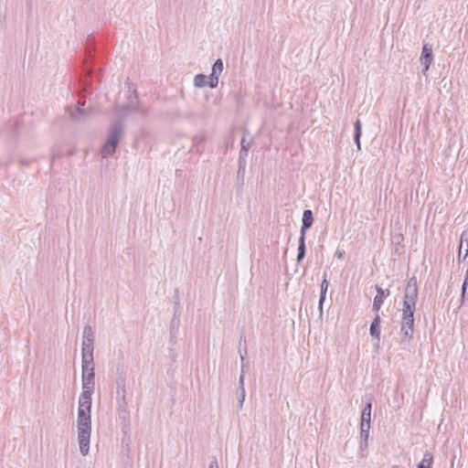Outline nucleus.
Masks as SVG:
<instances>
[{
  "mask_svg": "<svg viewBox=\"0 0 468 468\" xmlns=\"http://www.w3.org/2000/svg\"><path fill=\"white\" fill-rule=\"evenodd\" d=\"M418 298V284L415 278L408 281L403 301L402 319L412 318Z\"/></svg>",
  "mask_w": 468,
  "mask_h": 468,
  "instance_id": "obj_1",
  "label": "nucleus"
},
{
  "mask_svg": "<svg viewBox=\"0 0 468 468\" xmlns=\"http://www.w3.org/2000/svg\"><path fill=\"white\" fill-rule=\"evenodd\" d=\"M92 361V352L90 344L83 343L82 348V382L83 388L92 389L93 386V367L91 364Z\"/></svg>",
  "mask_w": 468,
  "mask_h": 468,
  "instance_id": "obj_2",
  "label": "nucleus"
},
{
  "mask_svg": "<svg viewBox=\"0 0 468 468\" xmlns=\"http://www.w3.org/2000/svg\"><path fill=\"white\" fill-rule=\"evenodd\" d=\"M78 430L90 431V410H79Z\"/></svg>",
  "mask_w": 468,
  "mask_h": 468,
  "instance_id": "obj_3",
  "label": "nucleus"
},
{
  "mask_svg": "<svg viewBox=\"0 0 468 468\" xmlns=\"http://www.w3.org/2000/svg\"><path fill=\"white\" fill-rule=\"evenodd\" d=\"M371 408L372 405L370 402H368L364 408L361 414V432L365 433L366 437H367V433L370 429Z\"/></svg>",
  "mask_w": 468,
  "mask_h": 468,
  "instance_id": "obj_4",
  "label": "nucleus"
},
{
  "mask_svg": "<svg viewBox=\"0 0 468 468\" xmlns=\"http://www.w3.org/2000/svg\"><path fill=\"white\" fill-rule=\"evenodd\" d=\"M377 295L373 301V308L378 313L383 304L384 300L389 295V290H383L382 288L377 286Z\"/></svg>",
  "mask_w": 468,
  "mask_h": 468,
  "instance_id": "obj_5",
  "label": "nucleus"
},
{
  "mask_svg": "<svg viewBox=\"0 0 468 468\" xmlns=\"http://www.w3.org/2000/svg\"><path fill=\"white\" fill-rule=\"evenodd\" d=\"M90 431H79V443L80 452L83 455H86L89 452V443H90Z\"/></svg>",
  "mask_w": 468,
  "mask_h": 468,
  "instance_id": "obj_6",
  "label": "nucleus"
},
{
  "mask_svg": "<svg viewBox=\"0 0 468 468\" xmlns=\"http://www.w3.org/2000/svg\"><path fill=\"white\" fill-rule=\"evenodd\" d=\"M91 407V389L83 388L79 404V410H90Z\"/></svg>",
  "mask_w": 468,
  "mask_h": 468,
  "instance_id": "obj_7",
  "label": "nucleus"
},
{
  "mask_svg": "<svg viewBox=\"0 0 468 468\" xmlns=\"http://www.w3.org/2000/svg\"><path fill=\"white\" fill-rule=\"evenodd\" d=\"M420 60L424 65V69L428 70L432 61V48L431 46L427 44L423 46Z\"/></svg>",
  "mask_w": 468,
  "mask_h": 468,
  "instance_id": "obj_8",
  "label": "nucleus"
},
{
  "mask_svg": "<svg viewBox=\"0 0 468 468\" xmlns=\"http://www.w3.org/2000/svg\"><path fill=\"white\" fill-rule=\"evenodd\" d=\"M314 218H313V213L311 210L307 209L303 211V227H302V234H305V230L309 229L313 224Z\"/></svg>",
  "mask_w": 468,
  "mask_h": 468,
  "instance_id": "obj_9",
  "label": "nucleus"
},
{
  "mask_svg": "<svg viewBox=\"0 0 468 468\" xmlns=\"http://www.w3.org/2000/svg\"><path fill=\"white\" fill-rule=\"evenodd\" d=\"M380 317L376 315L370 325V335L379 340L380 337Z\"/></svg>",
  "mask_w": 468,
  "mask_h": 468,
  "instance_id": "obj_10",
  "label": "nucleus"
},
{
  "mask_svg": "<svg viewBox=\"0 0 468 468\" xmlns=\"http://www.w3.org/2000/svg\"><path fill=\"white\" fill-rule=\"evenodd\" d=\"M117 141L115 137L111 138L103 146L101 150L102 155L105 157L115 151Z\"/></svg>",
  "mask_w": 468,
  "mask_h": 468,
  "instance_id": "obj_11",
  "label": "nucleus"
},
{
  "mask_svg": "<svg viewBox=\"0 0 468 468\" xmlns=\"http://www.w3.org/2000/svg\"><path fill=\"white\" fill-rule=\"evenodd\" d=\"M433 462V457L431 452H426L423 459L418 465V468H431Z\"/></svg>",
  "mask_w": 468,
  "mask_h": 468,
  "instance_id": "obj_12",
  "label": "nucleus"
},
{
  "mask_svg": "<svg viewBox=\"0 0 468 468\" xmlns=\"http://www.w3.org/2000/svg\"><path fill=\"white\" fill-rule=\"evenodd\" d=\"M413 334V327L401 324V335L403 341H409Z\"/></svg>",
  "mask_w": 468,
  "mask_h": 468,
  "instance_id": "obj_13",
  "label": "nucleus"
},
{
  "mask_svg": "<svg viewBox=\"0 0 468 468\" xmlns=\"http://www.w3.org/2000/svg\"><path fill=\"white\" fill-rule=\"evenodd\" d=\"M356 133H355V141L357 145V148L360 149V136H361V122L357 120L355 123Z\"/></svg>",
  "mask_w": 468,
  "mask_h": 468,
  "instance_id": "obj_14",
  "label": "nucleus"
},
{
  "mask_svg": "<svg viewBox=\"0 0 468 468\" xmlns=\"http://www.w3.org/2000/svg\"><path fill=\"white\" fill-rule=\"evenodd\" d=\"M207 77L203 75V74H199V75H197L195 77V85L197 87H204L207 85Z\"/></svg>",
  "mask_w": 468,
  "mask_h": 468,
  "instance_id": "obj_15",
  "label": "nucleus"
},
{
  "mask_svg": "<svg viewBox=\"0 0 468 468\" xmlns=\"http://www.w3.org/2000/svg\"><path fill=\"white\" fill-rule=\"evenodd\" d=\"M298 250L297 260L301 261L304 256V233L301 236Z\"/></svg>",
  "mask_w": 468,
  "mask_h": 468,
  "instance_id": "obj_16",
  "label": "nucleus"
},
{
  "mask_svg": "<svg viewBox=\"0 0 468 468\" xmlns=\"http://www.w3.org/2000/svg\"><path fill=\"white\" fill-rule=\"evenodd\" d=\"M223 70V63L221 59H218L212 68V73L217 74L218 76L222 72Z\"/></svg>",
  "mask_w": 468,
  "mask_h": 468,
  "instance_id": "obj_17",
  "label": "nucleus"
},
{
  "mask_svg": "<svg viewBox=\"0 0 468 468\" xmlns=\"http://www.w3.org/2000/svg\"><path fill=\"white\" fill-rule=\"evenodd\" d=\"M208 79V81L207 82V84L210 87V88H215L218 86V76L217 74H214V73H211L209 75V77H207Z\"/></svg>",
  "mask_w": 468,
  "mask_h": 468,
  "instance_id": "obj_18",
  "label": "nucleus"
},
{
  "mask_svg": "<svg viewBox=\"0 0 468 468\" xmlns=\"http://www.w3.org/2000/svg\"><path fill=\"white\" fill-rule=\"evenodd\" d=\"M327 288H328V282L326 281V279L324 278L322 282V284H321V297H320V303H323V301L324 300V296H325V292L327 291Z\"/></svg>",
  "mask_w": 468,
  "mask_h": 468,
  "instance_id": "obj_19",
  "label": "nucleus"
},
{
  "mask_svg": "<svg viewBox=\"0 0 468 468\" xmlns=\"http://www.w3.org/2000/svg\"><path fill=\"white\" fill-rule=\"evenodd\" d=\"M414 318H404L402 319L401 324L413 327Z\"/></svg>",
  "mask_w": 468,
  "mask_h": 468,
  "instance_id": "obj_20",
  "label": "nucleus"
},
{
  "mask_svg": "<svg viewBox=\"0 0 468 468\" xmlns=\"http://www.w3.org/2000/svg\"><path fill=\"white\" fill-rule=\"evenodd\" d=\"M345 250H336L335 252V257L341 260L345 257Z\"/></svg>",
  "mask_w": 468,
  "mask_h": 468,
  "instance_id": "obj_21",
  "label": "nucleus"
},
{
  "mask_svg": "<svg viewBox=\"0 0 468 468\" xmlns=\"http://www.w3.org/2000/svg\"><path fill=\"white\" fill-rule=\"evenodd\" d=\"M210 468H218V463L216 461L212 462L210 464Z\"/></svg>",
  "mask_w": 468,
  "mask_h": 468,
  "instance_id": "obj_22",
  "label": "nucleus"
},
{
  "mask_svg": "<svg viewBox=\"0 0 468 468\" xmlns=\"http://www.w3.org/2000/svg\"><path fill=\"white\" fill-rule=\"evenodd\" d=\"M468 255V239H467V247L465 249V252H464V258Z\"/></svg>",
  "mask_w": 468,
  "mask_h": 468,
  "instance_id": "obj_23",
  "label": "nucleus"
},
{
  "mask_svg": "<svg viewBox=\"0 0 468 468\" xmlns=\"http://www.w3.org/2000/svg\"><path fill=\"white\" fill-rule=\"evenodd\" d=\"M462 247H463V245L461 244L460 250H459V255H461V253H462Z\"/></svg>",
  "mask_w": 468,
  "mask_h": 468,
  "instance_id": "obj_24",
  "label": "nucleus"
},
{
  "mask_svg": "<svg viewBox=\"0 0 468 468\" xmlns=\"http://www.w3.org/2000/svg\"><path fill=\"white\" fill-rule=\"evenodd\" d=\"M463 236H464V234L463 233V234L461 235L462 241L463 240Z\"/></svg>",
  "mask_w": 468,
  "mask_h": 468,
  "instance_id": "obj_25",
  "label": "nucleus"
}]
</instances>
